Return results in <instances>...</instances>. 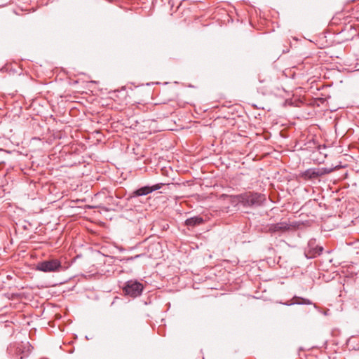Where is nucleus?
I'll return each mask as SVG.
<instances>
[{"instance_id":"1","label":"nucleus","mask_w":359,"mask_h":359,"mask_svg":"<svg viewBox=\"0 0 359 359\" xmlns=\"http://www.w3.org/2000/svg\"><path fill=\"white\" fill-rule=\"evenodd\" d=\"M222 196L229 197L232 203H241L244 207L259 206L266 200L265 195L257 192H246L239 195Z\"/></svg>"},{"instance_id":"5","label":"nucleus","mask_w":359,"mask_h":359,"mask_svg":"<svg viewBox=\"0 0 359 359\" xmlns=\"http://www.w3.org/2000/svg\"><path fill=\"white\" fill-rule=\"evenodd\" d=\"M163 184H156L153 186H145L142 187L133 193V196H146L154 191L158 190L162 187Z\"/></svg>"},{"instance_id":"3","label":"nucleus","mask_w":359,"mask_h":359,"mask_svg":"<svg viewBox=\"0 0 359 359\" xmlns=\"http://www.w3.org/2000/svg\"><path fill=\"white\" fill-rule=\"evenodd\" d=\"M297 223H290V222H280L276 224H271L268 226V231L270 233H285L297 228Z\"/></svg>"},{"instance_id":"2","label":"nucleus","mask_w":359,"mask_h":359,"mask_svg":"<svg viewBox=\"0 0 359 359\" xmlns=\"http://www.w3.org/2000/svg\"><path fill=\"white\" fill-rule=\"evenodd\" d=\"M62 269L61 262L57 259H51L39 262L36 269L44 273L58 272Z\"/></svg>"},{"instance_id":"4","label":"nucleus","mask_w":359,"mask_h":359,"mask_svg":"<svg viewBox=\"0 0 359 359\" xmlns=\"http://www.w3.org/2000/svg\"><path fill=\"white\" fill-rule=\"evenodd\" d=\"M143 285L137 280H128L126 282L123 291L126 294L133 297H136L142 294L143 290Z\"/></svg>"},{"instance_id":"6","label":"nucleus","mask_w":359,"mask_h":359,"mask_svg":"<svg viewBox=\"0 0 359 359\" xmlns=\"http://www.w3.org/2000/svg\"><path fill=\"white\" fill-rule=\"evenodd\" d=\"M322 175L318 169L310 168L299 174V177L304 180H312Z\"/></svg>"},{"instance_id":"8","label":"nucleus","mask_w":359,"mask_h":359,"mask_svg":"<svg viewBox=\"0 0 359 359\" xmlns=\"http://www.w3.org/2000/svg\"><path fill=\"white\" fill-rule=\"evenodd\" d=\"M294 304H307V305L311 304V302L309 299H304V298H302V297H294Z\"/></svg>"},{"instance_id":"10","label":"nucleus","mask_w":359,"mask_h":359,"mask_svg":"<svg viewBox=\"0 0 359 359\" xmlns=\"http://www.w3.org/2000/svg\"><path fill=\"white\" fill-rule=\"evenodd\" d=\"M139 257H140V255H136V256H135V257H131V258H130V259H131V260H132V259H135V258Z\"/></svg>"},{"instance_id":"9","label":"nucleus","mask_w":359,"mask_h":359,"mask_svg":"<svg viewBox=\"0 0 359 359\" xmlns=\"http://www.w3.org/2000/svg\"><path fill=\"white\" fill-rule=\"evenodd\" d=\"M323 250V248L322 247H319L314 250V251L312 253V256L315 257L316 255H319Z\"/></svg>"},{"instance_id":"7","label":"nucleus","mask_w":359,"mask_h":359,"mask_svg":"<svg viewBox=\"0 0 359 359\" xmlns=\"http://www.w3.org/2000/svg\"><path fill=\"white\" fill-rule=\"evenodd\" d=\"M203 222V219L201 217H194L187 219L185 221L186 225L189 226H195L196 225H199Z\"/></svg>"}]
</instances>
